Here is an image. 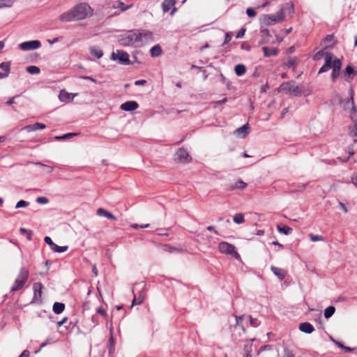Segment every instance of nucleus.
<instances>
[{
    "instance_id": "nucleus-38",
    "label": "nucleus",
    "mask_w": 357,
    "mask_h": 357,
    "mask_svg": "<svg viewBox=\"0 0 357 357\" xmlns=\"http://www.w3.org/2000/svg\"><path fill=\"white\" fill-rule=\"evenodd\" d=\"M75 135H77L76 133L69 132V133H67V134H65V135H61V136H55L54 139L56 140H57V141L65 140V139H70L73 136H75Z\"/></svg>"
},
{
    "instance_id": "nucleus-59",
    "label": "nucleus",
    "mask_w": 357,
    "mask_h": 357,
    "mask_svg": "<svg viewBox=\"0 0 357 357\" xmlns=\"http://www.w3.org/2000/svg\"><path fill=\"white\" fill-rule=\"evenodd\" d=\"M96 312L101 314L102 316H106L107 315V312L105 310V309L102 307H98L97 309H96Z\"/></svg>"
},
{
    "instance_id": "nucleus-23",
    "label": "nucleus",
    "mask_w": 357,
    "mask_h": 357,
    "mask_svg": "<svg viewBox=\"0 0 357 357\" xmlns=\"http://www.w3.org/2000/svg\"><path fill=\"white\" fill-rule=\"evenodd\" d=\"M90 54L96 59H100L103 56L102 50L96 46H91L89 48Z\"/></svg>"
},
{
    "instance_id": "nucleus-49",
    "label": "nucleus",
    "mask_w": 357,
    "mask_h": 357,
    "mask_svg": "<svg viewBox=\"0 0 357 357\" xmlns=\"http://www.w3.org/2000/svg\"><path fill=\"white\" fill-rule=\"evenodd\" d=\"M36 201L40 204H46L49 202V199L45 197H38L36 198Z\"/></svg>"
},
{
    "instance_id": "nucleus-51",
    "label": "nucleus",
    "mask_w": 357,
    "mask_h": 357,
    "mask_svg": "<svg viewBox=\"0 0 357 357\" xmlns=\"http://www.w3.org/2000/svg\"><path fill=\"white\" fill-rule=\"evenodd\" d=\"M44 241L50 246L51 250H52L55 243L52 241V238L50 236H45Z\"/></svg>"
},
{
    "instance_id": "nucleus-50",
    "label": "nucleus",
    "mask_w": 357,
    "mask_h": 357,
    "mask_svg": "<svg viewBox=\"0 0 357 357\" xmlns=\"http://www.w3.org/2000/svg\"><path fill=\"white\" fill-rule=\"evenodd\" d=\"M110 333H112V328L110 329ZM109 341V352H112V351L114 349V339L113 337L112 334H111Z\"/></svg>"
},
{
    "instance_id": "nucleus-18",
    "label": "nucleus",
    "mask_w": 357,
    "mask_h": 357,
    "mask_svg": "<svg viewBox=\"0 0 357 357\" xmlns=\"http://www.w3.org/2000/svg\"><path fill=\"white\" fill-rule=\"evenodd\" d=\"M260 36H261V40L259 42L260 44H268L271 43L270 38L271 34L270 31L267 29H263L260 31Z\"/></svg>"
},
{
    "instance_id": "nucleus-15",
    "label": "nucleus",
    "mask_w": 357,
    "mask_h": 357,
    "mask_svg": "<svg viewBox=\"0 0 357 357\" xmlns=\"http://www.w3.org/2000/svg\"><path fill=\"white\" fill-rule=\"evenodd\" d=\"M335 43L336 41L334 38V36L332 34L327 35L322 42V45H324V49H331L335 45Z\"/></svg>"
},
{
    "instance_id": "nucleus-63",
    "label": "nucleus",
    "mask_w": 357,
    "mask_h": 357,
    "mask_svg": "<svg viewBox=\"0 0 357 357\" xmlns=\"http://www.w3.org/2000/svg\"><path fill=\"white\" fill-rule=\"evenodd\" d=\"M146 83V80L145 79H139L135 82V85L141 86L144 85Z\"/></svg>"
},
{
    "instance_id": "nucleus-47",
    "label": "nucleus",
    "mask_w": 357,
    "mask_h": 357,
    "mask_svg": "<svg viewBox=\"0 0 357 357\" xmlns=\"http://www.w3.org/2000/svg\"><path fill=\"white\" fill-rule=\"evenodd\" d=\"M34 164L36 165L47 168V173H51L52 171L54 169V167L53 166L45 165V164H43L42 162H35Z\"/></svg>"
},
{
    "instance_id": "nucleus-26",
    "label": "nucleus",
    "mask_w": 357,
    "mask_h": 357,
    "mask_svg": "<svg viewBox=\"0 0 357 357\" xmlns=\"http://www.w3.org/2000/svg\"><path fill=\"white\" fill-rule=\"evenodd\" d=\"M144 299H145V293H144V289L143 291H142L140 292L139 295L137 297H136L135 296H134V298L132 302V306L141 304L142 303H143Z\"/></svg>"
},
{
    "instance_id": "nucleus-20",
    "label": "nucleus",
    "mask_w": 357,
    "mask_h": 357,
    "mask_svg": "<svg viewBox=\"0 0 357 357\" xmlns=\"http://www.w3.org/2000/svg\"><path fill=\"white\" fill-rule=\"evenodd\" d=\"M299 329L305 333L310 334L314 331V327L309 322H303L300 324Z\"/></svg>"
},
{
    "instance_id": "nucleus-40",
    "label": "nucleus",
    "mask_w": 357,
    "mask_h": 357,
    "mask_svg": "<svg viewBox=\"0 0 357 357\" xmlns=\"http://www.w3.org/2000/svg\"><path fill=\"white\" fill-rule=\"evenodd\" d=\"M10 63L8 62H2L0 63V68L4 72L3 73H7V77L10 73Z\"/></svg>"
},
{
    "instance_id": "nucleus-42",
    "label": "nucleus",
    "mask_w": 357,
    "mask_h": 357,
    "mask_svg": "<svg viewBox=\"0 0 357 357\" xmlns=\"http://www.w3.org/2000/svg\"><path fill=\"white\" fill-rule=\"evenodd\" d=\"M68 249V247L67 245L59 246L56 244H55V245H54V248L52 250L55 252L61 253V252H66Z\"/></svg>"
},
{
    "instance_id": "nucleus-16",
    "label": "nucleus",
    "mask_w": 357,
    "mask_h": 357,
    "mask_svg": "<svg viewBox=\"0 0 357 357\" xmlns=\"http://www.w3.org/2000/svg\"><path fill=\"white\" fill-rule=\"evenodd\" d=\"M42 289H43V284L40 282H35L33 285V300L34 301H38L40 299L42 296Z\"/></svg>"
},
{
    "instance_id": "nucleus-5",
    "label": "nucleus",
    "mask_w": 357,
    "mask_h": 357,
    "mask_svg": "<svg viewBox=\"0 0 357 357\" xmlns=\"http://www.w3.org/2000/svg\"><path fill=\"white\" fill-rule=\"evenodd\" d=\"M119 42L123 46H131L135 45L136 43H138L136 29L130 30L122 35Z\"/></svg>"
},
{
    "instance_id": "nucleus-36",
    "label": "nucleus",
    "mask_w": 357,
    "mask_h": 357,
    "mask_svg": "<svg viewBox=\"0 0 357 357\" xmlns=\"http://www.w3.org/2000/svg\"><path fill=\"white\" fill-rule=\"evenodd\" d=\"M277 229L280 233L285 234V235L291 234L293 231L291 227L286 226V225H284L283 227L278 226Z\"/></svg>"
},
{
    "instance_id": "nucleus-24",
    "label": "nucleus",
    "mask_w": 357,
    "mask_h": 357,
    "mask_svg": "<svg viewBox=\"0 0 357 357\" xmlns=\"http://www.w3.org/2000/svg\"><path fill=\"white\" fill-rule=\"evenodd\" d=\"M175 3L176 0H164L162 4V8L163 12H168Z\"/></svg>"
},
{
    "instance_id": "nucleus-58",
    "label": "nucleus",
    "mask_w": 357,
    "mask_h": 357,
    "mask_svg": "<svg viewBox=\"0 0 357 357\" xmlns=\"http://www.w3.org/2000/svg\"><path fill=\"white\" fill-rule=\"evenodd\" d=\"M245 33V29L241 28L238 32L237 33L236 38H241L244 36Z\"/></svg>"
},
{
    "instance_id": "nucleus-13",
    "label": "nucleus",
    "mask_w": 357,
    "mask_h": 357,
    "mask_svg": "<svg viewBox=\"0 0 357 357\" xmlns=\"http://www.w3.org/2000/svg\"><path fill=\"white\" fill-rule=\"evenodd\" d=\"M139 107V105L136 101H127L121 104V109L126 112H132L137 109Z\"/></svg>"
},
{
    "instance_id": "nucleus-14",
    "label": "nucleus",
    "mask_w": 357,
    "mask_h": 357,
    "mask_svg": "<svg viewBox=\"0 0 357 357\" xmlns=\"http://www.w3.org/2000/svg\"><path fill=\"white\" fill-rule=\"evenodd\" d=\"M343 75L345 81L351 82L355 76L354 68L351 66H347L344 70Z\"/></svg>"
},
{
    "instance_id": "nucleus-44",
    "label": "nucleus",
    "mask_w": 357,
    "mask_h": 357,
    "mask_svg": "<svg viewBox=\"0 0 357 357\" xmlns=\"http://www.w3.org/2000/svg\"><path fill=\"white\" fill-rule=\"evenodd\" d=\"M29 205V202L24 200H20L18 202H17L15 205V208H25L27 207Z\"/></svg>"
},
{
    "instance_id": "nucleus-25",
    "label": "nucleus",
    "mask_w": 357,
    "mask_h": 357,
    "mask_svg": "<svg viewBox=\"0 0 357 357\" xmlns=\"http://www.w3.org/2000/svg\"><path fill=\"white\" fill-rule=\"evenodd\" d=\"M262 50L266 57H270L272 56H276L278 53V50L276 48L269 49L267 47H263Z\"/></svg>"
},
{
    "instance_id": "nucleus-35",
    "label": "nucleus",
    "mask_w": 357,
    "mask_h": 357,
    "mask_svg": "<svg viewBox=\"0 0 357 357\" xmlns=\"http://www.w3.org/2000/svg\"><path fill=\"white\" fill-rule=\"evenodd\" d=\"M326 49H324V47L319 50V52H317L314 56H313V60L314 61H319L320 60L322 57H324V59L326 58V54L327 53H331L330 52H326L325 51Z\"/></svg>"
},
{
    "instance_id": "nucleus-34",
    "label": "nucleus",
    "mask_w": 357,
    "mask_h": 357,
    "mask_svg": "<svg viewBox=\"0 0 357 357\" xmlns=\"http://www.w3.org/2000/svg\"><path fill=\"white\" fill-rule=\"evenodd\" d=\"M15 0H0V9L11 8Z\"/></svg>"
},
{
    "instance_id": "nucleus-19",
    "label": "nucleus",
    "mask_w": 357,
    "mask_h": 357,
    "mask_svg": "<svg viewBox=\"0 0 357 357\" xmlns=\"http://www.w3.org/2000/svg\"><path fill=\"white\" fill-rule=\"evenodd\" d=\"M75 96V94L70 93L64 90H62L59 93V98L62 102H70L73 100Z\"/></svg>"
},
{
    "instance_id": "nucleus-2",
    "label": "nucleus",
    "mask_w": 357,
    "mask_h": 357,
    "mask_svg": "<svg viewBox=\"0 0 357 357\" xmlns=\"http://www.w3.org/2000/svg\"><path fill=\"white\" fill-rule=\"evenodd\" d=\"M284 19V10L280 8L275 14L263 15L260 21L265 26L274 25L278 22H282Z\"/></svg>"
},
{
    "instance_id": "nucleus-11",
    "label": "nucleus",
    "mask_w": 357,
    "mask_h": 357,
    "mask_svg": "<svg viewBox=\"0 0 357 357\" xmlns=\"http://www.w3.org/2000/svg\"><path fill=\"white\" fill-rule=\"evenodd\" d=\"M176 159L181 162H189L191 161V157L189 155L188 151L183 148L179 149L176 153Z\"/></svg>"
},
{
    "instance_id": "nucleus-41",
    "label": "nucleus",
    "mask_w": 357,
    "mask_h": 357,
    "mask_svg": "<svg viewBox=\"0 0 357 357\" xmlns=\"http://www.w3.org/2000/svg\"><path fill=\"white\" fill-rule=\"evenodd\" d=\"M26 71L31 75L38 74L40 73V68L36 66H30L26 68Z\"/></svg>"
},
{
    "instance_id": "nucleus-54",
    "label": "nucleus",
    "mask_w": 357,
    "mask_h": 357,
    "mask_svg": "<svg viewBox=\"0 0 357 357\" xmlns=\"http://www.w3.org/2000/svg\"><path fill=\"white\" fill-rule=\"evenodd\" d=\"M351 183L357 188V174H353L351 176Z\"/></svg>"
},
{
    "instance_id": "nucleus-61",
    "label": "nucleus",
    "mask_w": 357,
    "mask_h": 357,
    "mask_svg": "<svg viewBox=\"0 0 357 357\" xmlns=\"http://www.w3.org/2000/svg\"><path fill=\"white\" fill-rule=\"evenodd\" d=\"M289 8H288V12L289 14H293L294 13V4L292 3H287V4Z\"/></svg>"
},
{
    "instance_id": "nucleus-30",
    "label": "nucleus",
    "mask_w": 357,
    "mask_h": 357,
    "mask_svg": "<svg viewBox=\"0 0 357 357\" xmlns=\"http://www.w3.org/2000/svg\"><path fill=\"white\" fill-rule=\"evenodd\" d=\"M65 309V305L63 303L56 302L53 305V312L56 314H61Z\"/></svg>"
},
{
    "instance_id": "nucleus-53",
    "label": "nucleus",
    "mask_w": 357,
    "mask_h": 357,
    "mask_svg": "<svg viewBox=\"0 0 357 357\" xmlns=\"http://www.w3.org/2000/svg\"><path fill=\"white\" fill-rule=\"evenodd\" d=\"M164 250L167 252H176V251H180V250L176 248H173V247H171L170 245H164Z\"/></svg>"
},
{
    "instance_id": "nucleus-64",
    "label": "nucleus",
    "mask_w": 357,
    "mask_h": 357,
    "mask_svg": "<svg viewBox=\"0 0 357 357\" xmlns=\"http://www.w3.org/2000/svg\"><path fill=\"white\" fill-rule=\"evenodd\" d=\"M29 351L28 350H24L22 351V353L18 357H29Z\"/></svg>"
},
{
    "instance_id": "nucleus-10",
    "label": "nucleus",
    "mask_w": 357,
    "mask_h": 357,
    "mask_svg": "<svg viewBox=\"0 0 357 357\" xmlns=\"http://www.w3.org/2000/svg\"><path fill=\"white\" fill-rule=\"evenodd\" d=\"M40 46L41 43L38 40L23 42L19 45L20 48L23 51L37 50Z\"/></svg>"
},
{
    "instance_id": "nucleus-3",
    "label": "nucleus",
    "mask_w": 357,
    "mask_h": 357,
    "mask_svg": "<svg viewBox=\"0 0 357 357\" xmlns=\"http://www.w3.org/2000/svg\"><path fill=\"white\" fill-rule=\"evenodd\" d=\"M29 276V271L24 267L20 268L17 278L15 280L13 286L10 288L11 291H17L23 288Z\"/></svg>"
},
{
    "instance_id": "nucleus-33",
    "label": "nucleus",
    "mask_w": 357,
    "mask_h": 357,
    "mask_svg": "<svg viewBox=\"0 0 357 357\" xmlns=\"http://www.w3.org/2000/svg\"><path fill=\"white\" fill-rule=\"evenodd\" d=\"M336 59L332 53H327L326 54V58L324 59L325 63L324 64L328 66L331 68H333V60Z\"/></svg>"
},
{
    "instance_id": "nucleus-37",
    "label": "nucleus",
    "mask_w": 357,
    "mask_h": 357,
    "mask_svg": "<svg viewBox=\"0 0 357 357\" xmlns=\"http://www.w3.org/2000/svg\"><path fill=\"white\" fill-rule=\"evenodd\" d=\"M335 312V308L333 306H328L324 310V317L329 319L331 317Z\"/></svg>"
},
{
    "instance_id": "nucleus-32",
    "label": "nucleus",
    "mask_w": 357,
    "mask_h": 357,
    "mask_svg": "<svg viewBox=\"0 0 357 357\" xmlns=\"http://www.w3.org/2000/svg\"><path fill=\"white\" fill-rule=\"evenodd\" d=\"M247 187V183L242 180H238L231 186V190L239 189L244 190Z\"/></svg>"
},
{
    "instance_id": "nucleus-46",
    "label": "nucleus",
    "mask_w": 357,
    "mask_h": 357,
    "mask_svg": "<svg viewBox=\"0 0 357 357\" xmlns=\"http://www.w3.org/2000/svg\"><path fill=\"white\" fill-rule=\"evenodd\" d=\"M350 133L352 136L357 137V121L350 127Z\"/></svg>"
},
{
    "instance_id": "nucleus-28",
    "label": "nucleus",
    "mask_w": 357,
    "mask_h": 357,
    "mask_svg": "<svg viewBox=\"0 0 357 357\" xmlns=\"http://www.w3.org/2000/svg\"><path fill=\"white\" fill-rule=\"evenodd\" d=\"M97 214L100 216L106 217L110 220H116V217L113 214L102 208H99L98 209Z\"/></svg>"
},
{
    "instance_id": "nucleus-29",
    "label": "nucleus",
    "mask_w": 357,
    "mask_h": 357,
    "mask_svg": "<svg viewBox=\"0 0 357 357\" xmlns=\"http://www.w3.org/2000/svg\"><path fill=\"white\" fill-rule=\"evenodd\" d=\"M162 50L161 47L159 45H154L150 50V54L151 56L155 57L159 56L162 54Z\"/></svg>"
},
{
    "instance_id": "nucleus-22",
    "label": "nucleus",
    "mask_w": 357,
    "mask_h": 357,
    "mask_svg": "<svg viewBox=\"0 0 357 357\" xmlns=\"http://www.w3.org/2000/svg\"><path fill=\"white\" fill-rule=\"evenodd\" d=\"M271 269L280 280H282L284 279L286 276V271L284 270L275 267L274 266H271Z\"/></svg>"
},
{
    "instance_id": "nucleus-17",
    "label": "nucleus",
    "mask_w": 357,
    "mask_h": 357,
    "mask_svg": "<svg viewBox=\"0 0 357 357\" xmlns=\"http://www.w3.org/2000/svg\"><path fill=\"white\" fill-rule=\"evenodd\" d=\"M46 128V126L41 123H35L34 124H31L24 126L22 128V130H26L27 132H33L38 130H43Z\"/></svg>"
},
{
    "instance_id": "nucleus-27",
    "label": "nucleus",
    "mask_w": 357,
    "mask_h": 357,
    "mask_svg": "<svg viewBox=\"0 0 357 357\" xmlns=\"http://www.w3.org/2000/svg\"><path fill=\"white\" fill-rule=\"evenodd\" d=\"M132 6H133L132 4L125 6L123 2L118 1H116L114 3L113 8H119L121 12H124V11L128 10L129 8H132Z\"/></svg>"
},
{
    "instance_id": "nucleus-21",
    "label": "nucleus",
    "mask_w": 357,
    "mask_h": 357,
    "mask_svg": "<svg viewBox=\"0 0 357 357\" xmlns=\"http://www.w3.org/2000/svg\"><path fill=\"white\" fill-rule=\"evenodd\" d=\"M249 125L246 123L236 129L234 133L240 138H244L248 134Z\"/></svg>"
},
{
    "instance_id": "nucleus-39",
    "label": "nucleus",
    "mask_w": 357,
    "mask_h": 357,
    "mask_svg": "<svg viewBox=\"0 0 357 357\" xmlns=\"http://www.w3.org/2000/svg\"><path fill=\"white\" fill-rule=\"evenodd\" d=\"M234 222L236 224H242L245 222L244 215L241 213H236L234 216Z\"/></svg>"
},
{
    "instance_id": "nucleus-1",
    "label": "nucleus",
    "mask_w": 357,
    "mask_h": 357,
    "mask_svg": "<svg viewBox=\"0 0 357 357\" xmlns=\"http://www.w3.org/2000/svg\"><path fill=\"white\" fill-rule=\"evenodd\" d=\"M93 10L86 3H80L75 6L70 10L62 13L59 16L61 22H72L82 20L93 15Z\"/></svg>"
},
{
    "instance_id": "nucleus-62",
    "label": "nucleus",
    "mask_w": 357,
    "mask_h": 357,
    "mask_svg": "<svg viewBox=\"0 0 357 357\" xmlns=\"http://www.w3.org/2000/svg\"><path fill=\"white\" fill-rule=\"evenodd\" d=\"M68 318L66 317L63 318L61 321H58L56 324L57 328H60L63 324H64L66 322Z\"/></svg>"
},
{
    "instance_id": "nucleus-60",
    "label": "nucleus",
    "mask_w": 357,
    "mask_h": 357,
    "mask_svg": "<svg viewBox=\"0 0 357 357\" xmlns=\"http://www.w3.org/2000/svg\"><path fill=\"white\" fill-rule=\"evenodd\" d=\"M80 78L82 79H86V80L91 81V82H93L95 84L98 83L96 79H93L92 77H90V76H80Z\"/></svg>"
},
{
    "instance_id": "nucleus-45",
    "label": "nucleus",
    "mask_w": 357,
    "mask_h": 357,
    "mask_svg": "<svg viewBox=\"0 0 357 357\" xmlns=\"http://www.w3.org/2000/svg\"><path fill=\"white\" fill-rule=\"evenodd\" d=\"M248 318L249 319L250 324L252 326L257 327L260 325V321L257 319L252 318L250 316H249Z\"/></svg>"
},
{
    "instance_id": "nucleus-12",
    "label": "nucleus",
    "mask_w": 357,
    "mask_h": 357,
    "mask_svg": "<svg viewBox=\"0 0 357 357\" xmlns=\"http://www.w3.org/2000/svg\"><path fill=\"white\" fill-rule=\"evenodd\" d=\"M342 66V61L339 59H335L333 60V65L332 68L331 79L333 82H335L340 75V71Z\"/></svg>"
},
{
    "instance_id": "nucleus-4",
    "label": "nucleus",
    "mask_w": 357,
    "mask_h": 357,
    "mask_svg": "<svg viewBox=\"0 0 357 357\" xmlns=\"http://www.w3.org/2000/svg\"><path fill=\"white\" fill-rule=\"evenodd\" d=\"M280 89L285 91L287 93L293 95L294 96H301L303 93L298 85L296 84L294 81H289L281 84Z\"/></svg>"
},
{
    "instance_id": "nucleus-6",
    "label": "nucleus",
    "mask_w": 357,
    "mask_h": 357,
    "mask_svg": "<svg viewBox=\"0 0 357 357\" xmlns=\"http://www.w3.org/2000/svg\"><path fill=\"white\" fill-rule=\"evenodd\" d=\"M219 251L222 254L230 255L234 257L236 259L240 258V255L236 251L234 245L227 243L221 242L218 245Z\"/></svg>"
},
{
    "instance_id": "nucleus-8",
    "label": "nucleus",
    "mask_w": 357,
    "mask_h": 357,
    "mask_svg": "<svg viewBox=\"0 0 357 357\" xmlns=\"http://www.w3.org/2000/svg\"><path fill=\"white\" fill-rule=\"evenodd\" d=\"M137 35V42L139 43H144L153 40V33L149 30L136 29Z\"/></svg>"
},
{
    "instance_id": "nucleus-56",
    "label": "nucleus",
    "mask_w": 357,
    "mask_h": 357,
    "mask_svg": "<svg viewBox=\"0 0 357 357\" xmlns=\"http://www.w3.org/2000/svg\"><path fill=\"white\" fill-rule=\"evenodd\" d=\"M231 38H232V33L231 32L226 33L223 45H225L226 43H229L231 40Z\"/></svg>"
},
{
    "instance_id": "nucleus-9",
    "label": "nucleus",
    "mask_w": 357,
    "mask_h": 357,
    "mask_svg": "<svg viewBox=\"0 0 357 357\" xmlns=\"http://www.w3.org/2000/svg\"><path fill=\"white\" fill-rule=\"evenodd\" d=\"M352 93H353V91L351 90L350 91V94H351L350 98H349L347 100H344L342 101V105L343 108L345 110H347L349 112L351 117H352V116L354 115L356 112V108L354 106Z\"/></svg>"
},
{
    "instance_id": "nucleus-43",
    "label": "nucleus",
    "mask_w": 357,
    "mask_h": 357,
    "mask_svg": "<svg viewBox=\"0 0 357 357\" xmlns=\"http://www.w3.org/2000/svg\"><path fill=\"white\" fill-rule=\"evenodd\" d=\"M310 238L311 241L316 242V241H324V238L321 235H316V234H310Z\"/></svg>"
},
{
    "instance_id": "nucleus-52",
    "label": "nucleus",
    "mask_w": 357,
    "mask_h": 357,
    "mask_svg": "<svg viewBox=\"0 0 357 357\" xmlns=\"http://www.w3.org/2000/svg\"><path fill=\"white\" fill-rule=\"evenodd\" d=\"M246 13H247L248 16H249L250 17H254L257 15V13L255 12V10L252 8H247Z\"/></svg>"
},
{
    "instance_id": "nucleus-57",
    "label": "nucleus",
    "mask_w": 357,
    "mask_h": 357,
    "mask_svg": "<svg viewBox=\"0 0 357 357\" xmlns=\"http://www.w3.org/2000/svg\"><path fill=\"white\" fill-rule=\"evenodd\" d=\"M272 349L271 345H264L262 346L258 351L257 355H259L261 352H262L264 350H271Z\"/></svg>"
},
{
    "instance_id": "nucleus-55",
    "label": "nucleus",
    "mask_w": 357,
    "mask_h": 357,
    "mask_svg": "<svg viewBox=\"0 0 357 357\" xmlns=\"http://www.w3.org/2000/svg\"><path fill=\"white\" fill-rule=\"evenodd\" d=\"M330 68H331L326 64H324L323 66L321 67V68L319 70L318 73L321 74L323 73L327 72L328 70H329Z\"/></svg>"
},
{
    "instance_id": "nucleus-48",
    "label": "nucleus",
    "mask_w": 357,
    "mask_h": 357,
    "mask_svg": "<svg viewBox=\"0 0 357 357\" xmlns=\"http://www.w3.org/2000/svg\"><path fill=\"white\" fill-rule=\"evenodd\" d=\"M251 344H246L244 347V351L245 352V354L244 355V357H251Z\"/></svg>"
},
{
    "instance_id": "nucleus-31",
    "label": "nucleus",
    "mask_w": 357,
    "mask_h": 357,
    "mask_svg": "<svg viewBox=\"0 0 357 357\" xmlns=\"http://www.w3.org/2000/svg\"><path fill=\"white\" fill-rule=\"evenodd\" d=\"M234 71L238 76H243L246 73V67L243 64H238L235 66Z\"/></svg>"
},
{
    "instance_id": "nucleus-7",
    "label": "nucleus",
    "mask_w": 357,
    "mask_h": 357,
    "mask_svg": "<svg viewBox=\"0 0 357 357\" xmlns=\"http://www.w3.org/2000/svg\"><path fill=\"white\" fill-rule=\"evenodd\" d=\"M111 59L117 60L121 64L128 65L130 63L128 54L122 50H116V52H113Z\"/></svg>"
}]
</instances>
